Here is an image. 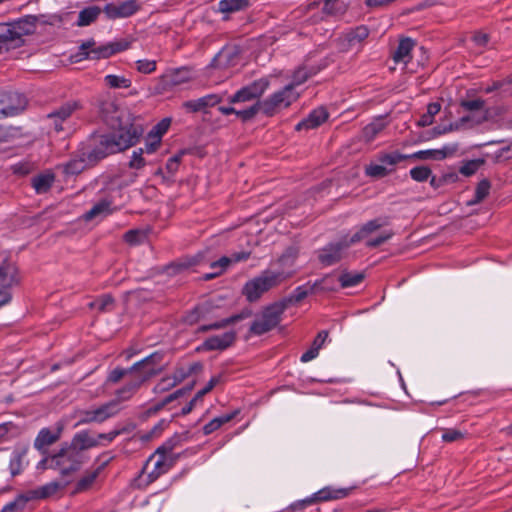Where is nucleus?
<instances>
[{
  "label": "nucleus",
  "mask_w": 512,
  "mask_h": 512,
  "mask_svg": "<svg viewBox=\"0 0 512 512\" xmlns=\"http://www.w3.org/2000/svg\"><path fill=\"white\" fill-rule=\"evenodd\" d=\"M250 6V0H220L217 11L222 13L224 15L222 19L227 21L230 14L244 11Z\"/></svg>",
  "instance_id": "28"
},
{
  "label": "nucleus",
  "mask_w": 512,
  "mask_h": 512,
  "mask_svg": "<svg viewBox=\"0 0 512 512\" xmlns=\"http://www.w3.org/2000/svg\"><path fill=\"white\" fill-rule=\"evenodd\" d=\"M193 79V71L188 66L170 68L156 79L154 92L156 94H165L173 91L178 86L189 83Z\"/></svg>",
  "instance_id": "6"
},
{
  "label": "nucleus",
  "mask_w": 512,
  "mask_h": 512,
  "mask_svg": "<svg viewBox=\"0 0 512 512\" xmlns=\"http://www.w3.org/2000/svg\"><path fill=\"white\" fill-rule=\"evenodd\" d=\"M369 30L365 26H358L343 34V47L345 49L359 48L368 37Z\"/></svg>",
  "instance_id": "27"
},
{
  "label": "nucleus",
  "mask_w": 512,
  "mask_h": 512,
  "mask_svg": "<svg viewBox=\"0 0 512 512\" xmlns=\"http://www.w3.org/2000/svg\"><path fill=\"white\" fill-rule=\"evenodd\" d=\"M329 117V114L327 110L324 107H318L314 110H312L308 116L300 121L296 125V130H310L315 129L319 127L321 124H323Z\"/></svg>",
  "instance_id": "25"
},
{
  "label": "nucleus",
  "mask_w": 512,
  "mask_h": 512,
  "mask_svg": "<svg viewBox=\"0 0 512 512\" xmlns=\"http://www.w3.org/2000/svg\"><path fill=\"white\" fill-rule=\"evenodd\" d=\"M199 365L198 364H193L187 368L185 367H180V368H177L173 375L172 378L175 380V382L177 384L181 383L182 381H184L187 377H189L196 369V367H198Z\"/></svg>",
  "instance_id": "56"
},
{
  "label": "nucleus",
  "mask_w": 512,
  "mask_h": 512,
  "mask_svg": "<svg viewBox=\"0 0 512 512\" xmlns=\"http://www.w3.org/2000/svg\"><path fill=\"white\" fill-rule=\"evenodd\" d=\"M319 68L314 66L302 65L295 70L292 76V82L289 85H293V89L306 82L310 77L316 75Z\"/></svg>",
  "instance_id": "31"
},
{
  "label": "nucleus",
  "mask_w": 512,
  "mask_h": 512,
  "mask_svg": "<svg viewBox=\"0 0 512 512\" xmlns=\"http://www.w3.org/2000/svg\"><path fill=\"white\" fill-rule=\"evenodd\" d=\"M111 201L103 199L94 204L92 208L85 213L86 220H92L97 216H107L113 213L114 209L111 207Z\"/></svg>",
  "instance_id": "34"
},
{
  "label": "nucleus",
  "mask_w": 512,
  "mask_h": 512,
  "mask_svg": "<svg viewBox=\"0 0 512 512\" xmlns=\"http://www.w3.org/2000/svg\"><path fill=\"white\" fill-rule=\"evenodd\" d=\"M178 385L172 376L162 378L154 387L155 393H163Z\"/></svg>",
  "instance_id": "58"
},
{
  "label": "nucleus",
  "mask_w": 512,
  "mask_h": 512,
  "mask_svg": "<svg viewBox=\"0 0 512 512\" xmlns=\"http://www.w3.org/2000/svg\"><path fill=\"white\" fill-rule=\"evenodd\" d=\"M100 8L97 6H90L84 8L79 12L77 25L80 27L88 26L94 22L100 14Z\"/></svg>",
  "instance_id": "39"
},
{
  "label": "nucleus",
  "mask_w": 512,
  "mask_h": 512,
  "mask_svg": "<svg viewBox=\"0 0 512 512\" xmlns=\"http://www.w3.org/2000/svg\"><path fill=\"white\" fill-rule=\"evenodd\" d=\"M296 253L286 251L277 261L276 269H266L257 277L247 281L243 287V295L249 302H255L270 289L277 287L291 278L294 273Z\"/></svg>",
  "instance_id": "2"
},
{
  "label": "nucleus",
  "mask_w": 512,
  "mask_h": 512,
  "mask_svg": "<svg viewBox=\"0 0 512 512\" xmlns=\"http://www.w3.org/2000/svg\"><path fill=\"white\" fill-rule=\"evenodd\" d=\"M94 40L83 42L80 45V51L77 56L78 60L82 59H106L112 56L109 43L94 48Z\"/></svg>",
  "instance_id": "20"
},
{
  "label": "nucleus",
  "mask_w": 512,
  "mask_h": 512,
  "mask_svg": "<svg viewBox=\"0 0 512 512\" xmlns=\"http://www.w3.org/2000/svg\"><path fill=\"white\" fill-rule=\"evenodd\" d=\"M170 126V120L169 119H163L160 121L157 125H155L152 130L149 132L152 136H159V139L161 140L162 136L167 132L168 128Z\"/></svg>",
  "instance_id": "60"
},
{
  "label": "nucleus",
  "mask_w": 512,
  "mask_h": 512,
  "mask_svg": "<svg viewBox=\"0 0 512 512\" xmlns=\"http://www.w3.org/2000/svg\"><path fill=\"white\" fill-rule=\"evenodd\" d=\"M410 176L417 182H424L431 176V170L425 166H417L410 170Z\"/></svg>",
  "instance_id": "52"
},
{
  "label": "nucleus",
  "mask_w": 512,
  "mask_h": 512,
  "mask_svg": "<svg viewBox=\"0 0 512 512\" xmlns=\"http://www.w3.org/2000/svg\"><path fill=\"white\" fill-rule=\"evenodd\" d=\"M132 376L133 370H131V367L129 368H122V367H116L113 370H111L105 380V384H117L120 382L125 376Z\"/></svg>",
  "instance_id": "45"
},
{
  "label": "nucleus",
  "mask_w": 512,
  "mask_h": 512,
  "mask_svg": "<svg viewBox=\"0 0 512 512\" xmlns=\"http://www.w3.org/2000/svg\"><path fill=\"white\" fill-rule=\"evenodd\" d=\"M81 108V102L78 100L66 101L46 115V124L56 133L63 132L68 128L72 115Z\"/></svg>",
  "instance_id": "8"
},
{
  "label": "nucleus",
  "mask_w": 512,
  "mask_h": 512,
  "mask_svg": "<svg viewBox=\"0 0 512 512\" xmlns=\"http://www.w3.org/2000/svg\"><path fill=\"white\" fill-rule=\"evenodd\" d=\"M389 224L388 217H378L364 223L360 228L350 237V243L356 244L362 240H366L365 245L368 248H376L390 240L394 232L391 230L382 231L377 237L369 238L370 235L378 231L384 226Z\"/></svg>",
  "instance_id": "4"
},
{
  "label": "nucleus",
  "mask_w": 512,
  "mask_h": 512,
  "mask_svg": "<svg viewBox=\"0 0 512 512\" xmlns=\"http://www.w3.org/2000/svg\"><path fill=\"white\" fill-rule=\"evenodd\" d=\"M394 169L387 168L384 165H381L380 163H373L366 165L365 167V175L371 178H383L392 173Z\"/></svg>",
  "instance_id": "44"
},
{
  "label": "nucleus",
  "mask_w": 512,
  "mask_h": 512,
  "mask_svg": "<svg viewBox=\"0 0 512 512\" xmlns=\"http://www.w3.org/2000/svg\"><path fill=\"white\" fill-rule=\"evenodd\" d=\"M181 157L182 154H177L167 160L166 170L170 175H174L178 171Z\"/></svg>",
  "instance_id": "63"
},
{
  "label": "nucleus",
  "mask_w": 512,
  "mask_h": 512,
  "mask_svg": "<svg viewBox=\"0 0 512 512\" xmlns=\"http://www.w3.org/2000/svg\"><path fill=\"white\" fill-rule=\"evenodd\" d=\"M235 339V331H227L221 335H214L207 338L203 342L202 348L207 351L225 350L234 343Z\"/></svg>",
  "instance_id": "23"
},
{
  "label": "nucleus",
  "mask_w": 512,
  "mask_h": 512,
  "mask_svg": "<svg viewBox=\"0 0 512 512\" xmlns=\"http://www.w3.org/2000/svg\"><path fill=\"white\" fill-rule=\"evenodd\" d=\"M68 445L77 452L84 453L85 450L100 446V441L88 430H82L74 434Z\"/></svg>",
  "instance_id": "24"
},
{
  "label": "nucleus",
  "mask_w": 512,
  "mask_h": 512,
  "mask_svg": "<svg viewBox=\"0 0 512 512\" xmlns=\"http://www.w3.org/2000/svg\"><path fill=\"white\" fill-rule=\"evenodd\" d=\"M144 149L139 148L133 151L131 159L129 161V167L132 169H141L146 165L145 159L143 158Z\"/></svg>",
  "instance_id": "57"
},
{
  "label": "nucleus",
  "mask_w": 512,
  "mask_h": 512,
  "mask_svg": "<svg viewBox=\"0 0 512 512\" xmlns=\"http://www.w3.org/2000/svg\"><path fill=\"white\" fill-rule=\"evenodd\" d=\"M114 303V299L111 295H102L101 297L97 298L94 302H92L90 305L92 308L97 309L98 311H106L111 307Z\"/></svg>",
  "instance_id": "53"
},
{
  "label": "nucleus",
  "mask_w": 512,
  "mask_h": 512,
  "mask_svg": "<svg viewBox=\"0 0 512 512\" xmlns=\"http://www.w3.org/2000/svg\"><path fill=\"white\" fill-rule=\"evenodd\" d=\"M162 360L163 354L161 352H154L150 354L149 356L134 363L131 366V370H133V375H135L139 380L145 383L152 377L162 372L163 369L160 366Z\"/></svg>",
  "instance_id": "10"
},
{
  "label": "nucleus",
  "mask_w": 512,
  "mask_h": 512,
  "mask_svg": "<svg viewBox=\"0 0 512 512\" xmlns=\"http://www.w3.org/2000/svg\"><path fill=\"white\" fill-rule=\"evenodd\" d=\"M100 112L104 121L113 131L94 137V147L83 153L90 163L134 146L143 133V128L134 122L132 114L128 110L118 107L113 101L102 102Z\"/></svg>",
  "instance_id": "1"
},
{
  "label": "nucleus",
  "mask_w": 512,
  "mask_h": 512,
  "mask_svg": "<svg viewBox=\"0 0 512 512\" xmlns=\"http://www.w3.org/2000/svg\"><path fill=\"white\" fill-rule=\"evenodd\" d=\"M448 155V149L446 146L442 147L441 149H427V150H420L417 151L409 156L413 159H419V160H442L445 159Z\"/></svg>",
  "instance_id": "33"
},
{
  "label": "nucleus",
  "mask_w": 512,
  "mask_h": 512,
  "mask_svg": "<svg viewBox=\"0 0 512 512\" xmlns=\"http://www.w3.org/2000/svg\"><path fill=\"white\" fill-rule=\"evenodd\" d=\"M119 410L117 401H108L97 408L82 411L78 424L102 423L118 414Z\"/></svg>",
  "instance_id": "14"
},
{
  "label": "nucleus",
  "mask_w": 512,
  "mask_h": 512,
  "mask_svg": "<svg viewBox=\"0 0 512 512\" xmlns=\"http://www.w3.org/2000/svg\"><path fill=\"white\" fill-rule=\"evenodd\" d=\"M113 459V456L110 453H103L98 457V460H102L101 463L95 469L87 470L83 474V476L76 482L73 494H79L83 492L89 491L100 473L104 470V468L109 464V462Z\"/></svg>",
  "instance_id": "15"
},
{
  "label": "nucleus",
  "mask_w": 512,
  "mask_h": 512,
  "mask_svg": "<svg viewBox=\"0 0 512 512\" xmlns=\"http://www.w3.org/2000/svg\"><path fill=\"white\" fill-rule=\"evenodd\" d=\"M135 69L142 74H152L157 69V61L140 59L135 62Z\"/></svg>",
  "instance_id": "50"
},
{
  "label": "nucleus",
  "mask_w": 512,
  "mask_h": 512,
  "mask_svg": "<svg viewBox=\"0 0 512 512\" xmlns=\"http://www.w3.org/2000/svg\"><path fill=\"white\" fill-rule=\"evenodd\" d=\"M109 46L110 50H112L111 54L113 56L117 53L127 50L130 47V42L127 40H118L114 42H109Z\"/></svg>",
  "instance_id": "64"
},
{
  "label": "nucleus",
  "mask_w": 512,
  "mask_h": 512,
  "mask_svg": "<svg viewBox=\"0 0 512 512\" xmlns=\"http://www.w3.org/2000/svg\"><path fill=\"white\" fill-rule=\"evenodd\" d=\"M298 96V93L293 91V85H286L263 101H259L262 113L266 116H273L278 111L290 106Z\"/></svg>",
  "instance_id": "9"
},
{
  "label": "nucleus",
  "mask_w": 512,
  "mask_h": 512,
  "mask_svg": "<svg viewBox=\"0 0 512 512\" xmlns=\"http://www.w3.org/2000/svg\"><path fill=\"white\" fill-rule=\"evenodd\" d=\"M347 8L348 4L345 0H325L322 12L328 16H340L346 12Z\"/></svg>",
  "instance_id": "36"
},
{
  "label": "nucleus",
  "mask_w": 512,
  "mask_h": 512,
  "mask_svg": "<svg viewBox=\"0 0 512 512\" xmlns=\"http://www.w3.org/2000/svg\"><path fill=\"white\" fill-rule=\"evenodd\" d=\"M19 282L20 279L15 263L5 257L0 264V287L11 290Z\"/></svg>",
  "instance_id": "19"
},
{
  "label": "nucleus",
  "mask_w": 512,
  "mask_h": 512,
  "mask_svg": "<svg viewBox=\"0 0 512 512\" xmlns=\"http://www.w3.org/2000/svg\"><path fill=\"white\" fill-rule=\"evenodd\" d=\"M232 264L230 256H223L219 260L214 261L210 264V268L214 270L212 273H207L204 275L205 280L213 279L223 272Z\"/></svg>",
  "instance_id": "42"
},
{
  "label": "nucleus",
  "mask_w": 512,
  "mask_h": 512,
  "mask_svg": "<svg viewBox=\"0 0 512 512\" xmlns=\"http://www.w3.org/2000/svg\"><path fill=\"white\" fill-rule=\"evenodd\" d=\"M191 390V387L188 388H181L173 393L169 394L167 397H165L161 402L155 405L154 410L158 411L162 409L165 405L169 404L170 402L184 396L186 393H188Z\"/></svg>",
  "instance_id": "51"
},
{
  "label": "nucleus",
  "mask_w": 512,
  "mask_h": 512,
  "mask_svg": "<svg viewBox=\"0 0 512 512\" xmlns=\"http://www.w3.org/2000/svg\"><path fill=\"white\" fill-rule=\"evenodd\" d=\"M414 46L415 42L411 38L401 39L393 54V60L396 63L408 64L411 60V52Z\"/></svg>",
  "instance_id": "29"
},
{
  "label": "nucleus",
  "mask_w": 512,
  "mask_h": 512,
  "mask_svg": "<svg viewBox=\"0 0 512 512\" xmlns=\"http://www.w3.org/2000/svg\"><path fill=\"white\" fill-rule=\"evenodd\" d=\"M386 127L384 118H378L363 128V137L367 142L373 141Z\"/></svg>",
  "instance_id": "37"
},
{
  "label": "nucleus",
  "mask_w": 512,
  "mask_h": 512,
  "mask_svg": "<svg viewBox=\"0 0 512 512\" xmlns=\"http://www.w3.org/2000/svg\"><path fill=\"white\" fill-rule=\"evenodd\" d=\"M314 291V285H310L309 283L298 286L294 289L293 293L291 294L290 300L294 302H300Z\"/></svg>",
  "instance_id": "49"
},
{
  "label": "nucleus",
  "mask_w": 512,
  "mask_h": 512,
  "mask_svg": "<svg viewBox=\"0 0 512 512\" xmlns=\"http://www.w3.org/2000/svg\"><path fill=\"white\" fill-rule=\"evenodd\" d=\"M27 452V447L17 448L12 452L9 461V470L12 476L19 475L23 471L25 464H27L25 462Z\"/></svg>",
  "instance_id": "30"
},
{
  "label": "nucleus",
  "mask_w": 512,
  "mask_h": 512,
  "mask_svg": "<svg viewBox=\"0 0 512 512\" xmlns=\"http://www.w3.org/2000/svg\"><path fill=\"white\" fill-rule=\"evenodd\" d=\"M483 164L482 160H470L467 162H464L459 167V172L464 176H471L476 173V171L480 168V166Z\"/></svg>",
  "instance_id": "54"
},
{
  "label": "nucleus",
  "mask_w": 512,
  "mask_h": 512,
  "mask_svg": "<svg viewBox=\"0 0 512 512\" xmlns=\"http://www.w3.org/2000/svg\"><path fill=\"white\" fill-rule=\"evenodd\" d=\"M258 112H262L260 102H256L254 105L247 109L237 110L236 115L243 121L252 119Z\"/></svg>",
  "instance_id": "55"
},
{
  "label": "nucleus",
  "mask_w": 512,
  "mask_h": 512,
  "mask_svg": "<svg viewBox=\"0 0 512 512\" xmlns=\"http://www.w3.org/2000/svg\"><path fill=\"white\" fill-rule=\"evenodd\" d=\"M54 181L52 174H41L32 179V187L38 194L47 192Z\"/></svg>",
  "instance_id": "43"
},
{
  "label": "nucleus",
  "mask_w": 512,
  "mask_h": 512,
  "mask_svg": "<svg viewBox=\"0 0 512 512\" xmlns=\"http://www.w3.org/2000/svg\"><path fill=\"white\" fill-rule=\"evenodd\" d=\"M160 143L161 140L159 139V136H152L151 134H148L144 151L148 154H152L158 149Z\"/></svg>",
  "instance_id": "62"
},
{
  "label": "nucleus",
  "mask_w": 512,
  "mask_h": 512,
  "mask_svg": "<svg viewBox=\"0 0 512 512\" xmlns=\"http://www.w3.org/2000/svg\"><path fill=\"white\" fill-rule=\"evenodd\" d=\"M35 28L36 25L34 17H25L15 22H12L14 47L20 46L23 43V36L33 34Z\"/></svg>",
  "instance_id": "22"
},
{
  "label": "nucleus",
  "mask_w": 512,
  "mask_h": 512,
  "mask_svg": "<svg viewBox=\"0 0 512 512\" xmlns=\"http://www.w3.org/2000/svg\"><path fill=\"white\" fill-rule=\"evenodd\" d=\"M409 159L408 155L401 154L397 151L389 152V153H379L377 155V160L381 165L386 166L387 168H392L396 166L401 161Z\"/></svg>",
  "instance_id": "38"
},
{
  "label": "nucleus",
  "mask_w": 512,
  "mask_h": 512,
  "mask_svg": "<svg viewBox=\"0 0 512 512\" xmlns=\"http://www.w3.org/2000/svg\"><path fill=\"white\" fill-rule=\"evenodd\" d=\"M351 489L350 488H339L334 489L331 487H324L323 489L317 491L313 495L296 501L293 503L290 508L293 511L302 510L308 506H311L319 501H330V500H338L345 498L349 495Z\"/></svg>",
  "instance_id": "12"
},
{
  "label": "nucleus",
  "mask_w": 512,
  "mask_h": 512,
  "mask_svg": "<svg viewBox=\"0 0 512 512\" xmlns=\"http://www.w3.org/2000/svg\"><path fill=\"white\" fill-rule=\"evenodd\" d=\"M352 244L348 237H343L336 242L328 243L317 252L319 262L325 266H332L340 262L347 250Z\"/></svg>",
  "instance_id": "13"
},
{
  "label": "nucleus",
  "mask_w": 512,
  "mask_h": 512,
  "mask_svg": "<svg viewBox=\"0 0 512 512\" xmlns=\"http://www.w3.org/2000/svg\"><path fill=\"white\" fill-rule=\"evenodd\" d=\"M85 460L84 453L77 452L66 443L52 455L51 469H57L62 476H68L78 471Z\"/></svg>",
  "instance_id": "5"
},
{
  "label": "nucleus",
  "mask_w": 512,
  "mask_h": 512,
  "mask_svg": "<svg viewBox=\"0 0 512 512\" xmlns=\"http://www.w3.org/2000/svg\"><path fill=\"white\" fill-rule=\"evenodd\" d=\"M285 305L282 303H273L263 309L261 314L251 323L249 332L253 335H263L281 322V316Z\"/></svg>",
  "instance_id": "7"
},
{
  "label": "nucleus",
  "mask_w": 512,
  "mask_h": 512,
  "mask_svg": "<svg viewBox=\"0 0 512 512\" xmlns=\"http://www.w3.org/2000/svg\"><path fill=\"white\" fill-rule=\"evenodd\" d=\"M490 188L491 185L487 179L481 180L475 189L474 199L471 203H479L484 200L488 196Z\"/></svg>",
  "instance_id": "48"
},
{
  "label": "nucleus",
  "mask_w": 512,
  "mask_h": 512,
  "mask_svg": "<svg viewBox=\"0 0 512 512\" xmlns=\"http://www.w3.org/2000/svg\"><path fill=\"white\" fill-rule=\"evenodd\" d=\"M60 488L58 482H50L46 485L39 487L38 489L31 490L27 492L29 500L34 499H45L52 495H54Z\"/></svg>",
  "instance_id": "35"
},
{
  "label": "nucleus",
  "mask_w": 512,
  "mask_h": 512,
  "mask_svg": "<svg viewBox=\"0 0 512 512\" xmlns=\"http://www.w3.org/2000/svg\"><path fill=\"white\" fill-rule=\"evenodd\" d=\"M140 10V4L137 0H125L118 3H109L104 11L111 19L127 18L136 14Z\"/></svg>",
  "instance_id": "18"
},
{
  "label": "nucleus",
  "mask_w": 512,
  "mask_h": 512,
  "mask_svg": "<svg viewBox=\"0 0 512 512\" xmlns=\"http://www.w3.org/2000/svg\"><path fill=\"white\" fill-rule=\"evenodd\" d=\"M104 83L111 89H127L132 85V81L122 75L108 74L104 77Z\"/></svg>",
  "instance_id": "41"
},
{
  "label": "nucleus",
  "mask_w": 512,
  "mask_h": 512,
  "mask_svg": "<svg viewBox=\"0 0 512 512\" xmlns=\"http://www.w3.org/2000/svg\"><path fill=\"white\" fill-rule=\"evenodd\" d=\"M269 87V81L267 79L261 78L255 80L247 86L242 87L236 93H234L230 98V103H241L248 102L254 99L260 98L265 91Z\"/></svg>",
  "instance_id": "16"
},
{
  "label": "nucleus",
  "mask_w": 512,
  "mask_h": 512,
  "mask_svg": "<svg viewBox=\"0 0 512 512\" xmlns=\"http://www.w3.org/2000/svg\"><path fill=\"white\" fill-rule=\"evenodd\" d=\"M174 446V440H168L149 456L142 471L134 480L137 488L145 489L173 467L177 460V456L173 454Z\"/></svg>",
  "instance_id": "3"
},
{
  "label": "nucleus",
  "mask_w": 512,
  "mask_h": 512,
  "mask_svg": "<svg viewBox=\"0 0 512 512\" xmlns=\"http://www.w3.org/2000/svg\"><path fill=\"white\" fill-rule=\"evenodd\" d=\"M144 238V234L139 230H129L124 234V240L132 245L139 244Z\"/></svg>",
  "instance_id": "61"
},
{
  "label": "nucleus",
  "mask_w": 512,
  "mask_h": 512,
  "mask_svg": "<svg viewBox=\"0 0 512 512\" xmlns=\"http://www.w3.org/2000/svg\"><path fill=\"white\" fill-rule=\"evenodd\" d=\"M85 159H71L63 165V170L66 175H76L86 168Z\"/></svg>",
  "instance_id": "47"
},
{
  "label": "nucleus",
  "mask_w": 512,
  "mask_h": 512,
  "mask_svg": "<svg viewBox=\"0 0 512 512\" xmlns=\"http://www.w3.org/2000/svg\"><path fill=\"white\" fill-rule=\"evenodd\" d=\"M63 428V424L59 422L53 427L42 428L34 440V448L42 455H46L48 453V447L61 438Z\"/></svg>",
  "instance_id": "17"
},
{
  "label": "nucleus",
  "mask_w": 512,
  "mask_h": 512,
  "mask_svg": "<svg viewBox=\"0 0 512 512\" xmlns=\"http://www.w3.org/2000/svg\"><path fill=\"white\" fill-rule=\"evenodd\" d=\"M246 315L244 313H240V314H237V315H233L231 317H228V318H225V319H222L220 321H216L214 323H211L209 325H202L198 328V331L200 332H206L208 330H219V329H222L230 324H234L236 323L237 321L245 318Z\"/></svg>",
  "instance_id": "40"
},
{
  "label": "nucleus",
  "mask_w": 512,
  "mask_h": 512,
  "mask_svg": "<svg viewBox=\"0 0 512 512\" xmlns=\"http://www.w3.org/2000/svg\"><path fill=\"white\" fill-rule=\"evenodd\" d=\"M30 501L27 493L18 495L13 501L7 503L2 512H19L24 509L26 503Z\"/></svg>",
  "instance_id": "46"
},
{
  "label": "nucleus",
  "mask_w": 512,
  "mask_h": 512,
  "mask_svg": "<svg viewBox=\"0 0 512 512\" xmlns=\"http://www.w3.org/2000/svg\"><path fill=\"white\" fill-rule=\"evenodd\" d=\"M142 384L143 382L141 380L135 375H132L128 382L115 391V399L112 401H117V407H119V403L130 400L137 393Z\"/></svg>",
  "instance_id": "26"
},
{
  "label": "nucleus",
  "mask_w": 512,
  "mask_h": 512,
  "mask_svg": "<svg viewBox=\"0 0 512 512\" xmlns=\"http://www.w3.org/2000/svg\"><path fill=\"white\" fill-rule=\"evenodd\" d=\"M364 278L365 274L363 272L345 270L340 274L338 281L341 288H351L359 285Z\"/></svg>",
  "instance_id": "32"
},
{
  "label": "nucleus",
  "mask_w": 512,
  "mask_h": 512,
  "mask_svg": "<svg viewBox=\"0 0 512 512\" xmlns=\"http://www.w3.org/2000/svg\"><path fill=\"white\" fill-rule=\"evenodd\" d=\"M222 101V97L218 94H207L198 99L188 100L182 104V107L191 113L205 111L209 107H214Z\"/></svg>",
  "instance_id": "21"
},
{
  "label": "nucleus",
  "mask_w": 512,
  "mask_h": 512,
  "mask_svg": "<svg viewBox=\"0 0 512 512\" xmlns=\"http://www.w3.org/2000/svg\"><path fill=\"white\" fill-rule=\"evenodd\" d=\"M27 98L15 91L0 92V119L22 113L27 107Z\"/></svg>",
  "instance_id": "11"
},
{
  "label": "nucleus",
  "mask_w": 512,
  "mask_h": 512,
  "mask_svg": "<svg viewBox=\"0 0 512 512\" xmlns=\"http://www.w3.org/2000/svg\"><path fill=\"white\" fill-rule=\"evenodd\" d=\"M315 290H322V291H335L336 287L332 283V277L330 275H327L323 277L321 280L316 281L314 284Z\"/></svg>",
  "instance_id": "59"
}]
</instances>
